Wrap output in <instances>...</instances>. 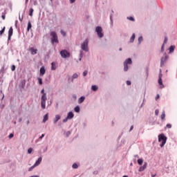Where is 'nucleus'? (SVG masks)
Segmentation results:
<instances>
[{
    "mask_svg": "<svg viewBox=\"0 0 177 177\" xmlns=\"http://www.w3.org/2000/svg\"><path fill=\"white\" fill-rule=\"evenodd\" d=\"M19 20H20L21 21H23V19H21V18L20 17V16H19Z\"/></svg>",
    "mask_w": 177,
    "mask_h": 177,
    "instance_id": "5fc2aeb1",
    "label": "nucleus"
},
{
    "mask_svg": "<svg viewBox=\"0 0 177 177\" xmlns=\"http://www.w3.org/2000/svg\"><path fill=\"white\" fill-rule=\"evenodd\" d=\"M164 63H165V58L162 57L160 61V67H162L164 66Z\"/></svg>",
    "mask_w": 177,
    "mask_h": 177,
    "instance_id": "a211bd4d",
    "label": "nucleus"
},
{
    "mask_svg": "<svg viewBox=\"0 0 177 177\" xmlns=\"http://www.w3.org/2000/svg\"><path fill=\"white\" fill-rule=\"evenodd\" d=\"M162 79V74L160 73L159 74V80Z\"/></svg>",
    "mask_w": 177,
    "mask_h": 177,
    "instance_id": "49530a36",
    "label": "nucleus"
},
{
    "mask_svg": "<svg viewBox=\"0 0 177 177\" xmlns=\"http://www.w3.org/2000/svg\"><path fill=\"white\" fill-rule=\"evenodd\" d=\"M41 93H42L43 95H44V93H46L45 90L44 88L41 90Z\"/></svg>",
    "mask_w": 177,
    "mask_h": 177,
    "instance_id": "09e8293b",
    "label": "nucleus"
},
{
    "mask_svg": "<svg viewBox=\"0 0 177 177\" xmlns=\"http://www.w3.org/2000/svg\"><path fill=\"white\" fill-rule=\"evenodd\" d=\"M46 93H44V95H42L41 97V106L43 109H45L46 107Z\"/></svg>",
    "mask_w": 177,
    "mask_h": 177,
    "instance_id": "7ed1b4c3",
    "label": "nucleus"
},
{
    "mask_svg": "<svg viewBox=\"0 0 177 177\" xmlns=\"http://www.w3.org/2000/svg\"><path fill=\"white\" fill-rule=\"evenodd\" d=\"M160 98V95H158L156 97V100Z\"/></svg>",
    "mask_w": 177,
    "mask_h": 177,
    "instance_id": "864d4df0",
    "label": "nucleus"
},
{
    "mask_svg": "<svg viewBox=\"0 0 177 177\" xmlns=\"http://www.w3.org/2000/svg\"><path fill=\"white\" fill-rule=\"evenodd\" d=\"M127 85H131V81H127Z\"/></svg>",
    "mask_w": 177,
    "mask_h": 177,
    "instance_id": "de8ad7c7",
    "label": "nucleus"
},
{
    "mask_svg": "<svg viewBox=\"0 0 177 177\" xmlns=\"http://www.w3.org/2000/svg\"><path fill=\"white\" fill-rule=\"evenodd\" d=\"M12 35H13V28L10 27L8 30V41H10V39H12Z\"/></svg>",
    "mask_w": 177,
    "mask_h": 177,
    "instance_id": "0eeeda50",
    "label": "nucleus"
},
{
    "mask_svg": "<svg viewBox=\"0 0 177 177\" xmlns=\"http://www.w3.org/2000/svg\"><path fill=\"white\" fill-rule=\"evenodd\" d=\"M5 26L3 28V29L1 30H0V35H2V34H3L5 32Z\"/></svg>",
    "mask_w": 177,
    "mask_h": 177,
    "instance_id": "2f4dec72",
    "label": "nucleus"
},
{
    "mask_svg": "<svg viewBox=\"0 0 177 177\" xmlns=\"http://www.w3.org/2000/svg\"><path fill=\"white\" fill-rule=\"evenodd\" d=\"M41 162H42V158H39L38 160L35 162V167H38V165H39V164H41Z\"/></svg>",
    "mask_w": 177,
    "mask_h": 177,
    "instance_id": "f8f14e48",
    "label": "nucleus"
},
{
    "mask_svg": "<svg viewBox=\"0 0 177 177\" xmlns=\"http://www.w3.org/2000/svg\"><path fill=\"white\" fill-rule=\"evenodd\" d=\"M45 137V134H42L39 138V139H42Z\"/></svg>",
    "mask_w": 177,
    "mask_h": 177,
    "instance_id": "a18cd8bd",
    "label": "nucleus"
},
{
    "mask_svg": "<svg viewBox=\"0 0 177 177\" xmlns=\"http://www.w3.org/2000/svg\"><path fill=\"white\" fill-rule=\"evenodd\" d=\"M35 167H37V166H35V165H34L33 166H32V167H30L29 168L28 171H32V169H34Z\"/></svg>",
    "mask_w": 177,
    "mask_h": 177,
    "instance_id": "72a5a7b5",
    "label": "nucleus"
},
{
    "mask_svg": "<svg viewBox=\"0 0 177 177\" xmlns=\"http://www.w3.org/2000/svg\"><path fill=\"white\" fill-rule=\"evenodd\" d=\"M167 41H168V38L165 37L164 40V44H167Z\"/></svg>",
    "mask_w": 177,
    "mask_h": 177,
    "instance_id": "a19ab883",
    "label": "nucleus"
},
{
    "mask_svg": "<svg viewBox=\"0 0 177 177\" xmlns=\"http://www.w3.org/2000/svg\"><path fill=\"white\" fill-rule=\"evenodd\" d=\"M30 52L31 53V55H37V52H38V50L31 47L29 48Z\"/></svg>",
    "mask_w": 177,
    "mask_h": 177,
    "instance_id": "1a4fd4ad",
    "label": "nucleus"
},
{
    "mask_svg": "<svg viewBox=\"0 0 177 177\" xmlns=\"http://www.w3.org/2000/svg\"><path fill=\"white\" fill-rule=\"evenodd\" d=\"M72 167L74 169H77V168H78V165H77V163H74L72 166Z\"/></svg>",
    "mask_w": 177,
    "mask_h": 177,
    "instance_id": "c756f323",
    "label": "nucleus"
},
{
    "mask_svg": "<svg viewBox=\"0 0 177 177\" xmlns=\"http://www.w3.org/2000/svg\"><path fill=\"white\" fill-rule=\"evenodd\" d=\"M40 75H45V73H46V71L45 70V66H41L39 71Z\"/></svg>",
    "mask_w": 177,
    "mask_h": 177,
    "instance_id": "9d476101",
    "label": "nucleus"
},
{
    "mask_svg": "<svg viewBox=\"0 0 177 177\" xmlns=\"http://www.w3.org/2000/svg\"><path fill=\"white\" fill-rule=\"evenodd\" d=\"M31 27H32V26L31 25V22L29 21L28 23L27 31H30V30H31Z\"/></svg>",
    "mask_w": 177,
    "mask_h": 177,
    "instance_id": "f3484780",
    "label": "nucleus"
},
{
    "mask_svg": "<svg viewBox=\"0 0 177 177\" xmlns=\"http://www.w3.org/2000/svg\"><path fill=\"white\" fill-rule=\"evenodd\" d=\"M95 31H96V32H97V35H98V37H99L100 38H103V37H104V35H103V33H102L103 29L102 28V27H100V26H97V27L95 28Z\"/></svg>",
    "mask_w": 177,
    "mask_h": 177,
    "instance_id": "39448f33",
    "label": "nucleus"
},
{
    "mask_svg": "<svg viewBox=\"0 0 177 177\" xmlns=\"http://www.w3.org/2000/svg\"><path fill=\"white\" fill-rule=\"evenodd\" d=\"M146 168H147V162H145L143 166L140 167L138 171L139 172H142Z\"/></svg>",
    "mask_w": 177,
    "mask_h": 177,
    "instance_id": "6e6552de",
    "label": "nucleus"
},
{
    "mask_svg": "<svg viewBox=\"0 0 177 177\" xmlns=\"http://www.w3.org/2000/svg\"><path fill=\"white\" fill-rule=\"evenodd\" d=\"M89 41L88 40V39H86L82 44L81 46V48L82 49V50H84L85 52H88V50H89V49L88 48V44Z\"/></svg>",
    "mask_w": 177,
    "mask_h": 177,
    "instance_id": "20e7f679",
    "label": "nucleus"
},
{
    "mask_svg": "<svg viewBox=\"0 0 177 177\" xmlns=\"http://www.w3.org/2000/svg\"><path fill=\"white\" fill-rule=\"evenodd\" d=\"M59 120H60V115H55V118L54 119V124H56L57 122V121H59Z\"/></svg>",
    "mask_w": 177,
    "mask_h": 177,
    "instance_id": "ddd939ff",
    "label": "nucleus"
},
{
    "mask_svg": "<svg viewBox=\"0 0 177 177\" xmlns=\"http://www.w3.org/2000/svg\"><path fill=\"white\" fill-rule=\"evenodd\" d=\"M151 176H152V177H155V176H156V174H155V175H152Z\"/></svg>",
    "mask_w": 177,
    "mask_h": 177,
    "instance_id": "6e6d98bb",
    "label": "nucleus"
},
{
    "mask_svg": "<svg viewBox=\"0 0 177 177\" xmlns=\"http://www.w3.org/2000/svg\"><path fill=\"white\" fill-rule=\"evenodd\" d=\"M74 111H75V113H80V106H75Z\"/></svg>",
    "mask_w": 177,
    "mask_h": 177,
    "instance_id": "a878e982",
    "label": "nucleus"
},
{
    "mask_svg": "<svg viewBox=\"0 0 177 177\" xmlns=\"http://www.w3.org/2000/svg\"><path fill=\"white\" fill-rule=\"evenodd\" d=\"M50 37H52L51 38V42L52 44H59V39L57 38V34L56 33V32L53 31L50 32Z\"/></svg>",
    "mask_w": 177,
    "mask_h": 177,
    "instance_id": "f03ea898",
    "label": "nucleus"
},
{
    "mask_svg": "<svg viewBox=\"0 0 177 177\" xmlns=\"http://www.w3.org/2000/svg\"><path fill=\"white\" fill-rule=\"evenodd\" d=\"M57 68V66H56V63L52 62L51 63V70L55 71Z\"/></svg>",
    "mask_w": 177,
    "mask_h": 177,
    "instance_id": "4468645a",
    "label": "nucleus"
},
{
    "mask_svg": "<svg viewBox=\"0 0 177 177\" xmlns=\"http://www.w3.org/2000/svg\"><path fill=\"white\" fill-rule=\"evenodd\" d=\"M32 13H34V9L30 8V9L29 10V16H30V17H32Z\"/></svg>",
    "mask_w": 177,
    "mask_h": 177,
    "instance_id": "5701e85b",
    "label": "nucleus"
},
{
    "mask_svg": "<svg viewBox=\"0 0 177 177\" xmlns=\"http://www.w3.org/2000/svg\"><path fill=\"white\" fill-rule=\"evenodd\" d=\"M75 78H78V74L74 73L72 76V80H75Z\"/></svg>",
    "mask_w": 177,
    "mask_h": 177,
    "instance_id": "bb28decb",
    "label": "nucleus"
},
{
    "mask_svg": "<svg viewBox=\"0 0 177 177\" xmlns=\"http://www.w3.org/2000/svg\"><path fill=\"white\" fill-rule=\"evenodd\" d=\"M84 100H85V97H81L80 98H79L78 103L81 104L84 102Z\"/></svg>",
    "mask_w": 177,
    "mask_h": 177,
    "instance_id": "aec40b11",
    "label": "nucleus"
},
{
    "mask_svg": "<svg viewBox=\"0 0 177 177\" xmlns=\"http://www.w3.org/2000/svg\"><path fill=\"white\" fill-rule=\"evenodd\" d=\"M158 84L161 85V88H164V85L162 84V79H158Z\"/></svg>",
    "mask_w": 177,
    "mask_h": 177,
    "instance_id": "4be33fe9",
    "label": "nucleus"
},
{
    "mask_svg": "<svg viewBox=\"0 0 177 177\" xmlns=\"http://www.w3.org/2000/svg\"><path fill=\"white\" fill-rule=\"evenodd\" d=\"M127 19H128V20H130L131 21H135V19L132 17H128Z\"/></svg>",
    "mask_w": 177,
    "mask_h": 177,
    "instance_id": "7c9ffc66",
    "label": "nucleus"
},
{
    "mask_svg": "<svg viewBox=\"0 0 177 177\" xmlns=\"http://www.w3.org/2000/svg\"><path fill=\"white\" fill-rule=\"evenodd\" d=\"M13 136H15V135H14L13 133H10V134L9 135V138H10V139H12V138H13Z\"/></svg>",
    "mask_w": 177,
    "mask_h": 177,
    "instance_id": "37998d69",
    "label": "nucleus"
},
{
    "mask_svg": "<svg viewBox=\"0 0 177 177\" xmlns=\"http://www.w3.org/2000/svg\"><path fill=\"white\" fill-rule=\"evenodd\" d=\"M162 48H164V45H162Z\"/></svg>",
    "mask_w": 177,
    "mask_h": 177,
    "instance_id": "052dcab7",
    "label": "nucleus"
},
{
    "mask_svg": "<svg viewBox=\"0 0 177 177\" xmlns=\"http://www.w3.org/2000/svg\"><path fill=\"white\" fill-rule=\"evenodd\" d=\"M11 70H12V71H15V70H16V66L12 65V66H11Z\"/></svg>",
    "mask_w": 177,
    "mask_h": 177,
    "instance_id": "4c0bfd02",
    "label": "nucleus"
},
{
    "mask_svg": "<svg viewBox=\"0 0 177 177\" xmlns=\"http://www.w3.org/2000/svg\"><path fill=\"white\" fill-rule=\"evenodd\" d=\"M71 3H74L75 2V0H70Z\"/></svg>",
    "mask_w": 177,
    "mask_h": 177,
    "instance_id": "8fccbe9b",
    "label": "nucleus"
},
{
    "mask_svg": "<svg viewBox=\"0 0 177 177\" xmlns=\"http://www.w3.org/2000/svg\"><path fill=\"white\" fill-rule=\"evenodd\" d=\"M142 41H143V37H140L138 38V42H139V44H140V42H142Z\"/></svg>",
    "mask_w": 177,
    "mask_h": 177,
    "instance_id": "e433bc0d",
    "label": "nucleus"
},
{
    "mask_svg": "<svg viewBox=\"0 0 177 177\" xmlns=\"http://www.w3.org/2000/svg\"><path fill=\"white\" fill-rule=\"evenodd\" d=\"M122 177H128V176H123Z\"/></svg>",
    "mask_w": 177,
    "mask_h": 177,
    "instance_id": "4d7b16f0",
    "label": "nucleus"
},
{
    "mask_svg": "<svg viewBox=\"0 0 177 177\" xmlns=\"http://www.w3.org/2000/svg\"><path fill=\"white\" fill-rule=\"evenodd\" d=\"M83 75H84V77H86V75H88V71H84L83 72Z\"/></svg>",
    "mask_w": 177,
    "mask_h": 177,
    "instance_id": "f704fd0d",
    "label": "nucleus"
},
{
    "mask_svg": "<svg viewBox=\"0 0 177 177\" xmlns=\"http://www.w3.org/2000/svg\"><path fill=\"white\" fill-rule=\"evenodd\" d=\"M49 119V115H48V113H46L43 119V122H46V121H48V120Z\"/></svg>",
    "mask_w": 177,
    "mask_h": 177,
    "instance_id": "2eb2a0df",
    "label": "nucleus"
},
{
    "mask_svg": "<svg viewBox=\"0 0 177 177\" xmlns=\"http://www.w3.org/2000/svg\"><path fill=\"white\" fill-rule=\"evenodd\" d=\"M66 118L68 119V120H71L73 118H74V113H73V112H69L66 116Z\"/></svg>",
    "mask_w": 177,
    "mask_h": 177,
    "instance_id": "9b49d317",
    "label": "nucleus"
},
{
    "mask_svg": "<svg viewBox=\"0 0 177 177\" xmlns=\"http://www.w3.org/2000/svg\"><path fill=\"white\" fill-rule=\"evenodd\" d=\"M124 71H128V64L127 63H124Z\"/></svg>",
    "mask_w": 177,
    "mask_h": 177,
    "instance_id": "b1692460",
    "label": "nucleus"
},
{
    "mask_svg": "<svg viewBox=\"0 0 177 177\" xmlns=\"http://www.w3.org/2000/svg\"><path fill=\"white\" fill-rule=\"evenodd\" d=\"M124 63H126L127 64H132V59L131 58H129L126 59Z\"/></svg>",
    "mask_w": 177,
    "mask_h": 177,
    "instance_id": "dca6fc26",
    "label": "nucleus"
},
{
    "mask_svg": "<svg viewBox=\"0 0 177 177\" xmlns=\"http://www.w3.org/2000/svg\"><path fill=\"white\" fill-rule=\"evenodd\" d=\"M26 3L28 2V0H26Z\"/></svg>",
    "mask_w": 177,
    "mask_h": 177,
    "instance_id": "bf43d9fd",
    "label": "nucleus"
},
{
    "mask_svg": "<svg viewBox=\"0 0 177 177\" xmlns=\"http://www.w3.org/2000/svg\"><path fill=\"white\" fill-rule=\"evenodd\" d=\"M158 142H162L160 144V147H164L165 146V143H167V137L164 134H160L158 136Z\"/></svg>",
    "mask_w": 177,
    "mask_h": 177,
    "instance_id": "f257e3e1",
    "label": "nucleus"
},
{
    "mask_svg": "<svg viewBox=\"0 0 177 177\" xmlns=\"http://www.w3.org/2000/svg\"><path fill=\"white\" fill-rule=\"evenodd\" d=\"M91 89L95 92V91L97 89V86L96 85H93L91 86Z\"/></svg>",
    "mask_w": 177,
    "mask_h": 177,
    "instance_id": "cd10ccee",
    "label": "nucleus"
},
{
    "mask_svg": "<svg viewBox=\"0 0 177 177\" xmlns=\"http://www.w3.org/2000/svg\"><path fill=\"white\" fill-rule=\"evenodd\" d=\"M39 84V85H42V79L41 78H38Z\"/></svg>",
    "mask_w": 177,
    "mask_h": 177,
    "instance_id": "ea45409f",
    "label": "nucleus"
},
{
    "mask_svg": "<svg viewBox=\"0 0 177 177\" xmlns=\"http://www.w3.org/2000/svg\"><path fill=\"white\" fill-rule=\"evenodd\" d=\"M135 41V33H133L130 39V42H133Z\"/></svg>",
    "mask_w": 177,
    "mask_h": 177,
    "instance_id": "393cba45",
    "label": "nucleus"
},
{
    "mask_svg": "<svg viewBox=\"0 0 177 177\" xmlns=\"http://www.w3.org/2000/svg\"><path fill=\"white\" fill-rule=\"evenodd\" d=\"M67 121H68V118H67V117L63 120V122H67Z\"/></svg>",
    "mask_w": 177,
    "mask_h": 177,
    "instance_id": "c03bdc74",
    "label": "nucleus"
},
{
    "mask_svg": "<svg viewBox=\"0 0 177 177\" xmlns=\"http://www.w3.org/2000/svg\"><path fill=\"white\" fill-rule=\"evenodd\" d=\"M160 113V111H158V109H156V111H155V114H156V115H158V113Z\"/></svg>",
    "mask_w": 177,
    "mask_h": 177,
    "instance_id": "79ce46f5",
    "label": "nucleus"
},
{
    "mask_svg": "<svg viewBox=\"0 0 177 177\" xmlns=\"http://www.w3.org/2000/svg\"><path fill=\"white\" fill-rule=\"evenodd\" d=\"M61 34H62V35H63L64 37H66V32H64L63 30H61Z\"/></svg>",
    "mask_w": 177,
    "mask_h": 177,
    "instance_id": "58836bf2",
    "label": "nucleus"
},
{
    "mask_svg": "<svg viewBox=\"0 0 177 177\" xmlns=\"http://www.w3.org/2000/svg\"><path fill=\"white\" fill-rule=\"evenodd\" d=\"M28 154H31V153H32V148H29L28 149Z\"/></svg>",
    "mask_w": 177,
    "mask_h": 177,
    "instance_id": "c9c22d12",
    "label": "nucleus"
},
{
    "mask_svg": "<svg viewBox=\"0 0 177 177\" xmlns=\"http://www.w3.org/2000/svg\"><path fill=\"white\" fill-rule=\"evenodd\" d=\"M2 19H3V20H5V15H2Z\"/></svg>",
    "mask_w": 177,
    "mask_h": 177,
    "instance_id": "603ef678",
    "label": "nucleus"
},
{
    "mask_svg": "<svg viewBox=\"0 0 177 177\" xmlns=\"http://www.w3.org/2000/svg\"><path fill=\"white\" fill-rule=\"evenodd\" d=\"M60 55L62 56V57H63L64 59H66L67 57H70V53H68L67 50H62L60 52Z\"/></svg>",
    "mask_w": 177,
    "mask_h": 177,
    "instance_id": "423d86ee",
    "label": "nucleus"
},
{
    "mask_svg": "<svg viewBox=\"0 0 177 177\" xmlns=\"http://www.w3.org/2000/svg\"><path fill=\"white\" fill-rule=\"evenodd\" d=\"M166 128H167L168 129H171V128H172V124H167L166 125Z\"/></svg>",
    "mask_w": 177,
    "mask_h": 177,
    "instance_id": "473e14b6",
    "label": "nucleus"
},
{
    "mask_svg": "<svg viewBox=\"0 0 177 177\" xmlns=\"http://www.w3.org/2000/svg\"><path fill=\"white\" fill-rule=\"evenodd\" d=\"M161 120H165V111H163L161 115H160Z\"/></svg>",
    "mask_w": 177,
    "mask_h": 177,
    "instance_id": "6ab92c4d",
    "label": "nucleus"
},
{
    "mask_svg": "<svg viewBox=\"0 0 177 177\" xmlns=\"http://www.w3.org/2000/svg\"><path fill=\"white\" fill-rule=\"evenodd\" d=\"M133 129V126H131V128H130V132L131 131H132Z\"/></svg>",
    "mask_w": 177,
    "mask_h": 177,
    "instance_id": "3c124183",
    "label": "nucleus"
},
{
    "mask_svg": "<svg viewBox=\"0 0 177 177\" xmlns=\"http://www.w3.org/2000/svg\"><path fill=\"white\" fill-rule=\"evenodd\" d=\"M174 50H175V46H170L169 51L174 52Z\"/></svg>",
    "mask_w": 177,
    "mask_h": 177,
    "instance_id": "c85d7f7f",
    "label": "nucleus"
},
{
    "mask_svg": "<svg viewBox=\"0 0 177 177\" xmlns=\"http://www.w3.org/2000/svg\"><path fill=\"white\" fill-rule=\"evenodd\" d=\"M80 55H82V51L80 52Z\"/></svg>",
    "mask_w": 177,
    "mask_h": 177,
    "instance_id": "13d9d810",
    "label": "nucleus"
},
{
    "mask_svg": "<svg viewBox=\"0 0 177 177\" xmlns=\"http://www.w3.org/2000/svg\"><path fill=\"white\" fill-rule=\"evenodd\" d=\"M138 164L139 165H142V164H143V159H142V158L138 159Z\"/></svg>",
    "mask_w": 177,
    "mask_h": 177,
    "instance_id": "412c9836",
    "label": "nucleus"
},
{
    "mask_svg": "<svg viewBox=\"0 0 177 177\" xmlns=\"http://www.w3.org/2000/svg\"><path fill=\"white\" fill-rule=\"evenodd\" d=\"M120 50H122V48H120Z\"/></svg>",
    "mask_w": 177,
    "mask_h": 177,
    "instance_id": "680f3d73",
    "label": "nucleus"
}]
</instances>
